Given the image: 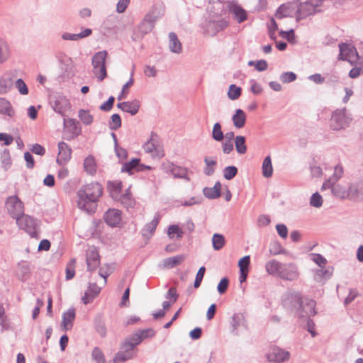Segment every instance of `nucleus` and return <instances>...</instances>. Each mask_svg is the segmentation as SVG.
Instances as JSON below:
<instances>
[{
	"label": "nucleus",
	"mask_w": 363,
	"mask_h": 363,
	"mask_svg": "<svg viewBox=\"0 0 363 363\" xmlns=\"http://www.w3.org/2000/svg\"><path fill=\"white\" fill-rule=\"evenodd\" d=\"M102 193L103 188L97 182H92L82 186L77 194L78 207L87 213L94 212L96 203Z\"/></svg>",
	"instance_id": "obj_1"
},
{
	"label": "nucleus",
	"mask_w": 363,
	"mask_h": 363,
	"mask_svg": "<svg viewBox=\"0 0 363 363\" xmlns=\"http://www.w3.org/2000/svg\"><path fill=\"white\" fill-rule=\"evenodd\" d=\"M322 11L323 9L319 6V4H317L314 0H309L302 3L298 1L296 21L298 22Z\"/></svg>",
	"instance_id": "obj_2"
},
{
	"label": "nucleus",
	"mask_w": 363,
	"mask_h": 363,
	"mask_svg": "<svg viewBox=\"0 0 363 363\" xmlns=\"http://www.w3.org/2000/svg\"><path fill=\"white\" fill-rule=\"evenodd\" d=\"M352 121L345 108L335 111L330 118V127L333 130H339L345 129L350 125Z\"/></svg>",
	"instance_id": "obj_3"
},
{
	"label": "nucleus",
	"mask_w": 363,
	"mask_h": 363,
	"mask_svg": "<svg viewBox=\"0 0 363 363\" xmlns=\"http://www.w3.org/2000/svg\"><path fill=\"white\" fill-rule=\"evenodd\" d=\"M136 345V334H133L130 337L123 342L121 350L114 357V363H121L130 359L133 355V351Z\"/></svg>",
	"instance_id": "obj_4"
},
{
	"label": "nucleus",
	"mask_w": 363,
	"mask_h": 363,
	"mask_svg": "<svg viewBox=\"0 0 363 363\" xmlns=\"http://www.w3.org/2000/svg\"><path fill=\"white\" fill-rule=\"evenodd\" d=\"M106 51L96 52L92 57L93 72L99 81H102L107 75L105 65Z\"/></svg>",
	"instance_id": "obj_5"
},
{
	"label": "nucleus",
	"mask_w": 363,
	"mask_h": 363,
	"mask_svg": "<svg viewBox=\"0 0 363 363\" xmlns=\"http://www.w3.org/2000/svg\"><path fill=\"white\" fill-rule=\"evenodd\" d=\"M7 213L14 219L18 218L24 213V205L16 195L9 196L5 201Z\"/></svg>",
	"instance_id": "obj_6"
},
{
	"label": "nucleus",
	"mask_w": 363,
	"mask_h": 363,
	"mask_svg": "<svg viewBox=\"0 0 363 363\" xmlns=\"http://www.w3.org/2000/svg\"><path fill=\"white\" fill-rule=\"evenodd\" d=\"M283 306L290 311H295L302 307V296L299 292L289 291L282 297Z\"/></svg>",
	"instance_id": "obj_7"
},
{
	"label": "nucleus",
	"mask_w": 363,
	"mask_h": 363,
	"mask_svg": "<svg viewBox=\"0 0 363 363\" xmlns=\"http://www.w3.org/2000/svg\"><path fill=\"white\" fill-rule=\"evenodd\" d=\"M157 138L156 134L152 133L150 138L144 144L143 148L145 152L150 153L153 158L161 159L164 156V151Z\"/></svg>",
	"instance_id": "obj_8"
},
{
	"label": "nucleus",
	"mask_w": 363,
	"mask_h": 363,
	"mask_svg": "<svg viewBox=\"0 0 363 363\" xmlns=\"http://www.w3.org/2000/svg\"><path fill=\"white\" fill-rule=\"evenodd\" d=\"M16 220V224L18 227L24 230L32 238L37 236L38 221L33 217L25 215L19 216Z\"/></svg>",
	"instance_id": "obj_9"
},
{
	"label": "nucleus",
	"mask_w": 363,
	"mask_h": 363,
	"mask_svg": "<svg viewBox=\"0 0 363 363\" xmlns=\"http://www.w3.org/2000/svg\"><path fill=\"white\" fill-rule=\"evenodd\" d=\"M50 104L52 109L62 116L71 108L68 99L60 93H55L50 96Z\"/></svg>",
	"instance_id": "obj_10"
},
{
	"label": "nucleus",
	"mask_w": 363,
	"mask_h": 363,
	"mask_svg": "<svg viewBox=\"0 0 363 363\" xmlns=\"http://www.w3.org/2000/svg\"><path fill=\"white\" fill-rule=\"evenodd\" d=\"M350 201H363V175L348 184Z\"/></svg>",
	"instance_id": "obj_11"
},
{
	"label": "nucleus",
	"mask_w": 363,
	"mask_h": 363,
	"mask_svg": "<svg viewBox=\"0 0 363 363\" xmlns=\"http://www.w3.org/2000/svg\"><path fill=\"white\" fill-rule=\"evenodd\" d=\"M339 60H347L352 65L358 60V52L353 45L347 43H340L339 45Z\"/></svg>",
	"instance_id": "obj_12"
},
{
	"label": "nucleus",
	"mask_w": 363,
	"mask_h": 363,
	"mask_svg": "<svg viewBox=\"0 0 363 363\" xmlns=\"http://www.w3.org/2000/svg\"><path fill=\"white\" fill-rule=\"evenodd\" d=\"M229 13L233 16V19L238 23H241L247 19V11L238 3L234 1L228 2Z\"/></svg>",
	"instance_id": "obj_13"
},
{
	"label": "nucleus",
	"mask_w": 363,
	"mask_h": 363,
	"mask_svg": "<svg viewBox=\"0 0 363 363\" xmlns=\"http://www.w3.org/2000/svg\"><path fill=\"white\" fill-rule=\"evenodd\" d=\"M299 277L297 266L294 263H284L279 278L286 281H296Z\"/></svg>",
	"instance_id": "obj_14"
},
{
	"label": "nucleus",
	"mask_w": 363,
	"mask_h": 363,
	"mask_svg": "<svg viewBox=\"0 0 363 363\" xmlns=\"http://www.w3.org/2000/svg\"><path fill=\"white\" fill-rule=\"evenodd\" d=\"M297 7L298 1L284 4L278 8L276 16L277 18H282L284 17H295L296 18Z\"/></svg>",
	"instance_id": "obj_15"
},
{
	"label": "nucleus",
	"mask_w": 363,
	"mask_h": 363,
	"mask_svg": "<svg viewBox=\"0 0 363 363\" xmlns=\"http://www.w3.org/2000/svg\"><path fill=\"white\" fill-rule=\"evenodd\" d=\"M159 223V218L157 217H155L151 222L147 223L145 226L141 230V236L143 240V243L140 247H143L146 245L153 235L156 228Z\"/></svg>",
	"instance_id": "obj_16"
},
{
	"label": "nucleus",
	"mask_w": 363,
	"mask_h": 363,
	"mask_svg": "<svg viewBox=\"0 0 363 363\" xmlns=\"http://www.w3.org/2000/svg\"><path fill=\"white\" fill-rule=\"evenodd\" d=\"M106 223L111 227H118L121 223V212L115 208H109L104 216Z\"/></svg>",
	"instance_id": "obj_17"
},
{
	"label": "nucleus",
	"mask_w": 363,
	"mask_h": 363,
	"mask_svg": "<svg viewBox=\"0 0 363 363\" xmlns=\"http://www.w3.org/2000/svg\"><path fill=\"white\" fill-rule=\"evenodd\" d=\"M316 303L313 299H306L305 301H302V307L297 310L296 313L300 317H311L316 314L315 311Z\"/></svg>",
	"instance_id": "obj_18"
},
{
	"label": "nucleus",
	"mask_w": 363,
	"mask_h": 363,
	"mask_svg": "<svg viewBox=\"0 0 363 363\" xmlns=\"http://www.w3.org/2000/svg\"><path fill=\"white\" fill-rule=\"evenodd\" d=\"M99 255L94 247H89L86 250V264L89 271L95 270L99 265Z\"/></svg>",
	"instance_id": "obj_19"
},
{
	"label": "nucleus",
	"mask_w": 363,
	"mask_h": 363,
	"mask_svg": "<svg viewBox=\"0 0 363 363\" xmlns=\"http://www.w3.org/2000/svg\"><path fill=\"white\" fill-rule=\"evenodd\" d=\"M72 149L65 142H60L58 143V156L57 158V162L65 164L71 158Z\"/></svg>",
	"instance_id": "obj_20"
},
{
	"label": "nucleus",
	"mask_w": 363,
	"mask_h": 363,
	"mask_svg": "<svg viewBox=\"0 0 363 363\" xmlns=\"http://www.w3.org/2000/svg\"><path fill=\"white\" fill-rule=\"evenodd\" d=\"M290 353L279 347H274L268 354V359L278 363L283 362L289 359Z\"/></svg>",
	"instance_id": "obj_21"
},
{
	"label": "nucleus",
	"mask_w": 363,
	"mask_h": 363,
	"mask_svg": "<svg viewBox=\"0 0 363 363\" xmlns=\"http://www.w3.org/2000/svg\"><path fill=\"white\" fill-rule=\"evenodd\" d=\"M155 26V22L152 20L150 16L145 15L143 20L138 26V37H143L145 34L152 31Z\"/></svg>",
	"instance_id": "obj_22"
},
{
	"label": "nucleus",
	"mask_w": 363,
	"mask_h": 363,
	"mask_svg": "<svg viewBox=\"0 0 363 363\" xmlns=\"http://www.w3.org/2000/svg\"><path fill=\"white\" fill-rule=\"evenodd\" d=\"M329 189H331L332 194L335 196L342 199L350 200L348 186L345 187L340 184L331 183V186Z\"/></svg>",
	"instance_id": "obj_23"
},
{
	"label": "nucleus",
	"mask_w": 363,
	"mask_h": 363,
	"mask_svg": "<svg viewBox=\"0 0 363 363\" xmlns=\"http://www.w3.org/2000/svg\"><path fill=\"white\" fill-rule=\"evenodd\" d=\"M228 26V22L225 19L211 21L208 23V31L210 34L214 35L217 33L224 30Z\"/></svg>",
	"instance_id": "obj_24"
},
{
	"label": "nucleus",
	"mask_w": 363,
	"mask_h": 363,
	"mask_svg": "<svg viewBox=\"0 0 363 363\" xmlns=\"http://www.w3.org/2000/svg\"><path fill=\"white\" fill-rule=\"evenodd\" d=\"M169 48L172 52L175 54H181L183 50L182 44L174 32L169 33Z\"/></svg>",
	"instance_id": "obj_25"
},
{
	"label": "nucleus",
	"mask_w": 363,
	"mask_h": 363,
	"mask_svg": "<svg viewBox=\"0 0 363 363\" xmlns=\"http://www.w3.org/2000/svg\"><path fill=\"white\" fill-rule=\"evenodd\" d=\"M101 287L98 286L96 283H91L89 285L88 290L85 292L82 297V301L84 304H87L100 293Z\"/></svg>",
	"instance_id": "obj_26"
},
{
	"label": "nucleus",
	"mask_w": 363,
	"mask_h": 363,
	"mask_svg": "<svg viewBox=\"0 0 363 363\" xmlns=\"http://www.w3.org/2000/svg\"><path fill=\"white\" fill-rule=\"evenodd\" d=\"M230 325L232 326L231 332L234 335H238V328L241 326L246 327L245 316L242 313H235L231 318Z\"/></svg>",
	"instance_id": "obj_27"
},
{
	"label": "nucleus",
	"mask_w": 363,
	"mask_h": 363,
	"mask_svg": "<svg viewBox=\"0 0 363 363\" xmlns=\"http://www.w3.org/2000/svg\"><path fill=\"white\" fill-rule=\"evenodd\" d=\"M283 265L284 263L272 259L266 263L265 269L269 274L279 277Z\"/></svg>",
	"instance_id": "obj_28"
},
{
	"label": "nucleus",
	"mask_w": 363,
	"mask_h": 363,
	"mask_svg": "<svg viewBox=\"0 0 363 363\" xmlns=\"http://www.w3.org/2000/svg\"><path fill=\"white\" fill-rule=\"evenodd\" d=\"M107 189L110 193L111 196L114 200H119L121 198L122 183L120 181L108 182L107 184Z\"/></svg>",
	"instance_id": "obj_29"
},
{
	"label": "nucleus",
	"mask_w": 363,
	"mask_h": 363,
	"mask_svg": "<svg viewBox=\"0 0 363 363\" xmlns=\"http://www.w3.org/2000/svg\"><path fill=\"white\" fill-rule=\"evenodd\" d=\"M83 167L87 174L94 176L96 174L97 163L94 156H87L84 160Z\"/></svg>",
	"instance_id": "obj_30"
},
{
	"label": "nucleus",
	"mask_w": 363,
	"mask_h": 363,
	"mask_svg": "<svg viewBox=\"0 0 363 363\" xmlns=\"http://www.w3.org/2000/svg\"><path fill=\"white\" fill-rule=\"evenodd\" d=\"M75 318V310L74 308H69L63 313L62 327L65 330H69L72 328V323Z\"/></svg>",
	"instance_id": "obj_31"
},
{
	"label": "nucleus",
	"mask_w": 363,
	"mask_h": 363,
	"mask_svg": "<svg viewBox=\"0 0 363 363\" xmlns=\"http://www.w3.org/2000/svg\"><path fill=\"white\" fill-rule=\"evenodd\" d=\"M343 174V168L342 166L337 165L334 168V173L331 177L326 180L322 186V189H329L331 186V183H336L339 180Z\"/></svg>",
	"instance_id": "obj_32"
},
{
	"label": "nucleus",
	"mask_w": 363,
	"mask_h": 363,
	"mask_svg": "<svg viewBox=\"0 0 363 363\" xmlns=\"http://www.w3.org/2000/svg\"><path fill=\"white\" fill-rule=\"evenodd\" d=\"M246 114L242 109H237L232 116V121L234 126L237 128H242L246 123Z\"/></svg>",
	"instance_id": "obj_33"
},
{
	"label": "nucleus",
	"mask_w": 363,
	"mask_h": 363,
	"mask_svg": "<svg viewBox=\"0 0 363 363\" xmlns=\"http://www.w3.org/2000/svg\"><path fill=\"white\" fill-rule=\"evenodd\" d=\"M121 203L128 209H133L135 205V199L132 197L130 188L126 189L125 192L121 196L119 200Z\"/></svg>",
	"instance_id": "obj_34"
},
{
	"label": "nucleus",
	"mask_w": 363,
	"mask_h": 363,
	"mask_svg": "<svg viewBox=\"0 0 363 363\" xmlns=\"http://www.w3.org/2000/svg\"><path fill=\"white\" fill-rule=\"evenodd\" d=\"M0 113L9 118H12L15 113L11 103L4 98H0Z\"/></svg>",
	"instance_id": "obj_35"
},
{
	"label": "nucleus",
	"mask_w": 363,
	"mask_h": 363,
	"mask_svg": "<svg viewBox=\"0 0 363 363\" xmlns=\"http://www.w3.org/2000/svg\"><path fill=\"white\" fill-rule=\"evenodd\" d=\"M64 126L67 128L73 135H78L80 133L79 123L73 118H64Z\"/></svg>",
	"instance_id": "obj_36"
},
{
	"label": "nucleus",
	"mask_w": 363,
	"mask_h": 363,
	"mask_svg": "<svg viewBox=\"0 0 363 363\" xmlns=\"http://www.w3.org/2000/svg\"><path fill=\"white\" fill-rule=\"evenodd\" d=\"M184 255H179L171 257L166 258L163 260L164 267L172 269L180 264L184 260Z\"/></svg>",
	"instance_id": "obj_37"
},
{
	"label": "nucleus",
	"mask_w": 363,
	"mask_h": 363,
	"mask_svg": "<svg viewBox=\"0 0 363 363\" xmlns=\"http://www.w3.org/2000/svg\"><path fill=\"white\" fill-rule=\"evenodd\" d=\"M164 6L162 4H155L152 10L146 15L150 16L152 20L155 22L164 14Z\"/></svg>",
	"instance_id": "obj_38"
},
{
	"label": "nucleus",
	"mask_w": 363,
	"mask_h": 363,
	"mask_svg": "<svg viewBox=\"0 0 363 363\" xmlns=\"http://www.w3.org/2000/svg\"><path fill=\"white\" fill-rule=\"evenodd\" d=\"M235 146L236 151L240 155H243L247 152L246 138L242 135H237L235 138Z\"/></svg>",
	"instance_id": "obj_39"
},
{
	"label": "nucleus",
	"mask_w": 363,
	"mask_h": 363,
	"mask_svg": "<svg viewBox=\"0 0 363 363\" xmlns=\"http://www.w3.org/2000/svg\"><path fill=\"white\" fill-rule=\"evenodd\" d=\"M156 334L153 328L138 330V345L145 340L152 338Z\"/></svg>",
	"instance_id": "obj_40"
},
{
	"label": "nucleus",
	"mask_w": 363,
	"mask_h": 363,
	"mask_svg": "<svg viewBox=\"0 0 363 363\" xmlns=\"http://www.w3.org/2000/svg\"><path fill=\"white\" fill-rule=\"evenodd\" d=\"M225 244V239L222 234L214 233L212 238V245L215 250H221Z\"/></svg>",
	"instance_id": "obj_41"
},
{
	"label": "nucleus",
	"mask_w": 363,
	"mask_h": 363,
	"mask_svg": "<svg viewBox=\"0 0 363 363\" xmlns=\"http://www.w3.org/2000/svg\"><path fill=\"white\" fill-rule=\"evenodd\" d=\"M262 174L264 177L269 178L272 177L273 173V167L270 156H267L262 163Z\"/></svg>",
	"instance_id": "obj_42"
},
{
	"label": "nucleus",
	"mask_w": 363,
	"mask_h": 363,
	"mask_svg": "<svg viewBox=\"0 0 363 363\" xmlns=\"http://www.w3.org/2000/svg\"><path fill=\"white\" fill-rule=\"evenodd\" d=\"M211 136L212 138L217 142H221L223 140L224 134L220 123L217 122L213 125Z\"/></svg>",
	"instance_id": "obj_43"
},
{
	"label": "nucleus",
	"mask_w": 363,
	"mask_h": 363,
	"mask_svg": "<svg viewBox=\"0 0 363 363\" xmlns=\"http://www.w3.org/2000/svg\"><path fill=\"white\" fill-rule=\"evenodd\" d=\"M13 86L12 79L10 77L0 79V94H6Z\"/></svg>",
	"instance_id": "obj_44"
},
{
	"label": "nucleus",
	"mask_w": 363,
	"mask_h": 363,
	"mask_svg": "<svg viewBox=\"0 0 363 363\" xmlns=\"http://www.w3.org/2000/svg\"><path fill=\"white\" fill-rule=\"evenodd\" d=\"M206 167L203 169V173L206 176H211L215 172V167L217 164L216 160H211L209 157L204 158Z\"/></svg>",
	"instance_id": "obj_45"
},
{
	"label": "nucleus",
	"mask_w": 363,
	"mask_h": 363,
	"mask_svg": "<svg viewBox=\"0 0 363 363\" xmlns=\"http://www.w3.org/2000/svg\"><path fill=\"white\" fill-rule=\"evenodd\" d=\"M172 174L174 178L184 179L187 181H190V179L188 177V170L185 167L176 165Z\"/></svg>",
	"instance_id": "obj_46"
},
{
	"label": "nucleus",
	"mask_w": 363,
	"mask_h": 363,
	"mask_svg": "<svg viewBox=\"0 0 363 363\" xmlns=\"http://www.w3.org/2000/svg\"><path fill=\"white\" fill-rule=\"evenodd\" d=\"M117 106L123 111L130 113L132 116L136 114V105L133 102L119 103Z\"/></svg>",
	"instance_id": "obj_47"
},
{
	"label": "nucleus",
	"mask_w": 363,
	"mask_h": 363,
	"mask_svg": "<svg viewBox=\"0 0 363 363\" xmlns=\"http://www.w3.org/2000/svg\"><path fill=\"white\" fill-rule=\"evenodd\" d=\"M242 89L235 84H230L228 91V96L231 100L238 99L241 95Z\"/></svg>",
	"instance_id": "obj_48"
},
{
	"label": "nucleus",
	"mask_w": 363,
	"mask_h": 363,
	"mask_svg": "<svg viewBox=\"0 0 363 363\" xmlns=\"http://www.w3.org/2000/svg\"><path fill=\"white\" fill-rule=\"evenodd\" d=\"M9 55V48L8 44L0 40V62L2 63L5 62Z\"/></svg>",
	"instance_id": "obj_49"
},
{
	"label": "nucleus",
	"mask_w": 363,
	"mask_h": 363,
	"mask_svg": "<svg viewBox=\"0 0 363 363\" xmlns=\"http://www.w3.org/2000/svg\"><path fill=\"white\" fill-rule=\"evenodd\" d=\"M340 82V77L335 73L326 74L325 83L329 86H335Z\"/></svg>",
	"instance_id": "obj_50"
},
{
	"label": "nucleus",
	"mask_w": 363,
	"mask_h": 363,
	"mask_svg": "<svg viewBox=\"0 0 363 363\" xmlns=\"http://www.w3.org/2000/svg\"><path fill=\"white\" fill-rule=\"evenodd\" d=\"M238 174V168L235 166H228L223 169V177L227 180L233 179Z\"/></svg>",
	"instance_id": "obj_51"
},
{
	"label": "nucleus",
	"mask_w": 363,
	"mask_h": 363,
	"mask_svg": "<svg viewBox=\"0 0 363 363\" xmlns=\"http://www.w3.org/2000/svg\"><path fill=\"white\" fill-rule=\"evenodd\" d=\"M323 201L322 196L318 192H315L311 196L310 205L315 208H320L323 205Z\"/></svg>",
	"instance_id": "obj_52"
},
{
	"label": "nucleus",
	"mask_w": 363,
	"mask_h": 363,
	"mask_svg": "<svg viewBox=\"0 0 363 363\" xmlns=\"http://www.w3.org/2000/svg\"><path fill=\"white\" fill-rule=\"evenodd\" d=\"M79 118L85 125H90L93 122V116L84 109H81L79 111Z\"/></svg>",
	"instance_id": "obj_53"
},
{
	"label": "nucleus",
	"mask_w": 363,
	"mask_h": 363,
	"mask_svg": "<svg viewBox=\"0 0 363 363\" xmlns=\"http://www.w3.org/2000/svg\"><path fill=\"white\" fill-rule=\"evenodd\" d=\"M203 195L209 199H218L220 196L221 192L216 191L213 187H205L203 189Z\"/></svg>",
	"instance_id": "obj_54"
},
{
	"label": "nucleus",
	"mask_w": 363,
	"mask_h": 363,
	"mask_svg": "<svg viewBox=\"0 0 363 363\" xmlns=\"http://www.w3.org/2000/svg\"><path fill=\"white\" fill-rule=\"evenodd\" d=\"M167 234L170 238H173V234H177V238L180 239L183 236L184 232L177 225H171L168 228Z\"/></svg>",
	"instance_id": "obj_55"
},
{
	"label": "nucleus",
	"mask_w": 363,
	"mask_h": 363,
	"mask_svg": "<svg viewBox=\"0 0 363 363\" xmlns=\"http://www.w3.org/2000/svg\"><path fill=\"white\" fill-rule=\"evenodd\" d=\"M14 86L21 95H27L28 94V88L22 79H18L15 82Z\"/></svg>",
	"instance_id": "obj_56"
},
{
	"label": "nucleus",
	"mask_w": 363,
	"mask_h": 363,
	"mask_svg": "<svg viewBox=\"0 0 363 363\" xmlns=\"http://www.w3.org/2000/svg\"><path fill=\"white\" fill-rule=\"evenodd\" d=\"M296 78V74L293 72H283L280 75V80L284 84L292 82L295 81Z\"/></svg>",
	"instance_id": "obj_57"
},
{
	"label": "nucleus",
	"mask_w": 363,
	"mask_h": 363,
	"mask_svg": "<svg viewBox=\"0 0 363 363\" xmlns=\"http://www.w3.org/2000/svg\"><path fill=\"white\" fill-rule=\"evenodd\" d=\"M269 252L272 255H277L283 254L284 250L279 242H274L269 245Z\"/></svg>",
	"instance_id": "obj_58"
},
{
	"label": "nucleus",
	"mask_w": 363,
	"mask_h": 363,
	"mask_svg": "<svg viewBox=\"0 0 363 363\" xmlns=\"http://www.w3.org/2000/svg\"><path fill=\"white\" fill-rule=\"evenodd\" d=\"M136 168V158H133L130 162L125 163L121 169V172H127L130 175L133 174V170Z\"/></svg>",
	"instance_id": "obj_59"
},
{
	"label": "nucleus",
	"mask_w": 363,
	"mask_h": 363,
	"mask_svg": "<svg viewBox=\"0 0 363 363\" xmlns=\"http://www.w3.org/2000/svg\"><path fill=\"white\" fill-rule=\"evenodd\" d=\"M91 357L96 363H104V356L99 348L95 347L93 350Z\"/></svg>",
	"instance_id": "obj_60"
},
{
	"label": "nucleus",
	"mask_w": 363,
	"mask_h": 363,
	"mask_svg": "<svg viewBox=\"0 0 363 363\" xmlns=\"http://www.w3.org/2000/svg\"><path fill=\"white\" fill-rule=\"evenodd\" d=\"M279 35L283 38L286 39L290 43H295L296 42L294 30L293 29H291L289 31L281 30L279 32Z\"/></svg>",
	"instance_id": "obj_61"
},
{
	"label": "nucleus",
	"mask_w": 363,
	"mask_h": 363,
	"mask_svg": "<svg viewBox=\"0 0 363 363\" xmlns=\"http://www.w3.org/2000/svg\"><path fill=\"white\" fill-rule=\"evenodd\" d=\"M206 272V268L204 267H201L197 272L196 275L194 286L195 288H199L201 285V283L203 279L204 274Z\"/></svg>",
	"instance_id": "obj_62"
},
{
	"label": "nucleus",
	"mask_w": 363,
	"mask_h": 363,
	"mask_svg": "<svg viewBox=\"0 0 363 363\" xmlns=\"http://www.w3.org/2000/svg\"><path fill=\"white\" fill-rule=\"evenodd\" d=\"M312 260L320 267H324L327 260L320 254L313 253L311 254Z\"/></svg>",
	"instance_id": "obj_63"
},
{
	"label": "nucleus",
	"mask_w": 363,
	"mask_h": 363,
	"mask_svg": "<svg viewBox=\"0 0 363 363\" xmlns=\"http://www.w3.org/2000/svg\"><path fill=\"white\" fill-rule=\"evenodd\" d=\"M121 125V117L118 114H113L111 116V121L110 122L109 126L111 130H116Z\"/></svg>",
	"instance_id": "obj_64"
}]
</instances>
